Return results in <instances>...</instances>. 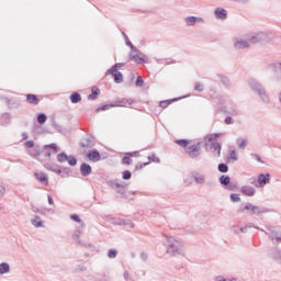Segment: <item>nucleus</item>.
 Here are the masks:
<instances>
[{
	"instance_id": "25",
	"label": "nucleus",
	"mask_w": 281,
	"mask_h": 281,
	"mask_svg": "<svg viewBox=\"0 0 281 281\" xmlns=\"http://www.w3.org/2000/svg\"><path fill=\"white\" fill-rule=\"evenodd\" d=\"M5 102L9 109H19L21 106V102L14 99H7Z\"/></svg>"
},
{
	"instance_id": "5",
	"label": "nucleus",
	"mask_w": 281,
	"mask_h": 281,
	"mask_svg": "<svg viewBox=\"0 0 281 281\" xmlns=\"http://www.w3.org/2000/svg\"><path fill=\"white\" fill-rule=\"evenodd\" d=\"M239 212H248L250 216H260V214H267L269 212L266 207L256 206L251 203H246Z\"/></svg>"
},
{
	"instance_id": "53",
	"label": "nucleus",
	"mask_w": 281,
	"mask_h": 281,
	"mask_svg": "<svg viewBox=\"0 0 281 281\" xmlns=\"http://www.w3.org/2000/svg\"><path fill=\"white\" fill-rule=\"evenodd\" d=\"M250 156L252 157V159H256V161H258L259 164H265V161H262V158L260 157V155L250 154Z\"/></svg>"
},
{
	"instance_id": "21",
	"label": "nucleus",
	"mask_w": 281,
	"mask_h": 281,
	"mask_svg": "<svg viewBox=\"0 0 281 281\" xmlns=\"http://www.w3.org/2000/svg\"><path fill=\"white\" fill-rule=\"evenodd\" d=\"M35 178L37 179V181H40V183H43L44 186H49V177H47L46 173H35Z\"/></svg>"
},
{
	"instance_id": "61",
	"label": "nucleus",
	"mask_w": 281,
	"mask_h": 281,
	"mask_svg": "<svg viewBox=\"0 0 281 281\" xmlns=\"http://www.w3.org/2000/svg\"><path fill=\"white\" fill-rule=\"evenodd\" d=\"M123 278H124V280H126V281H135V280H133V279L130 277L128 271H125V272H124Z\"/></svg>"
},
{
	"instance_id": "20",
	"label": "nucleus",
	"mask_w": 281,
	"mask_h": 281,
	"mask_svg": "<svg viewBox=\"0 0 281 281\" xmlns=\"http://www.w3.org/2000/svg\"><path fill=\"white\" fill-rule=\"evenodd\" d=\"M92 172V168L91 165L83 162L80 166V173L82 177H89V175H91Z\"/></svg>"
},
{
	"instance_id": "27",
	"label": "nucleus",
	"mask_w": 281,
	"mask_h": 281,
	"mask_svg": "<svg viewBox=\"0 0 281 281\" xmlns=\"http://www.w3.org/2000/svg\"><path fill=\"white\" fill-rule=\"evenodd\" d=\"M192 177L195 183H199L200 186H203V183H205V177L203 175L195 172L192 175Z\"/></svg>"
},
{
	"instance_id": "58",
	"label": "nucleus",
	"mask_w": 281,
	"mask_h": 281,
	"mask_svg": "<svg viewBox=\"0 0 281 281\" xmlns=\"http://www.w3.org/2000/svg\"><path fill=\"white\" fill-rule=\"evenodd\" d=\"M251 227H254L255 229H259V232H265V229H262V228H260V227H258V226H255V225L251 224V223H248V224L246 225V228H247V229H251Z\"/></svg>"
},
{
	"instance_id": "63",
	"label": "nucleus",
	"mask_w": 281,
	"mask_h": 281,
	"mask_svg": "<svg viewBox=\"0 0 281 281\" xmlns=\"http://www.w3.org/2000/svg\"><path fill=\"white\" fill-rule=\"evenodd\" d=\"M26 148H34V140H27L25 143Z\"/></svg>"
},
{
	"instance_id": "9",
	"label": "nucleus",
	"mask_w": 281,
	"mask_h": 281,
	"mask_svg": "<svg viewBox=\"0 0 281 281\" xmlns=\"http://www.w3.org/2000/svg\"><path fill=\"white\" fill-rule=\"evenodd\" d=\"M49 148L52 150H54V153H58V150H60L58 148V145H56V143H52V144H48V145H44L43 148L41 149L40 147H35L33 151L30 153L31 157H41L45 150H49Z\"/></svg>"
},
{
	"instance_id": "31",
	"label": "nucleus",
	"mask_w": 281,
	"mask_h": 281,
	"mask_svg": "<svg viewBox=\"0 0 281 281\" xmlns=\"http://www.w3.org/2000/svg\"><path fill=\"white\" fill-rule=\"evenodd\" d=\"M31 224L33 227H43V221H41V217L38 215H35L33 220H31Z\"/></svg>"
},
{
	"instance_id": "59",
	"label": "nucleus",
	"mask_w": 281,
	"mask_h": 281,
	"mask_svg": "<svg viewBox=\"0 0 281 281\" xmlns=\"http://www.w3.org/2000/svg\"><path fill=\"white\" fill-rule=\"evenodd\" d=\"M225 124L229 125V124H234V119H232V116H226L224 120Z\"/></svg>"
},
{
	"instance_id": "13",
	"label": "nucleus",
	"mask_w": 281,
	"mask_h": 281,
	"mask_svg": "<svg viewBox=\"0 0 281 281\" xmlns=\"http://www.w3.org/2000/svg\"><path fill=\"white\" fill-rule=\"evenodd\" d=\"M184 22L189 27H193L196 23H205V20L203 18L190 15L184 19Z\"/></svg>"
},
{
	"instance_id": "23",
	"label": "nucleus",
	"mask_w": 281,
	"mask_h": 281,
	"mask_svg": "<svg viewBox=\"0 0 281 281\" xmlns=\"http://www.w3.org/2000/svg\"><path fill=\"white\" fill-rule=\"evenodd\" d=\"M26 102L29 104H38L41 102V99H38V97H36V94H26Z\"/></svg>"
},
{
	"instance_id": "40",
	"label": "nucleus",
	"mask_w": 281,
	"mask_h": 281,
	"mask_svg": "<svg viewBox=\"0 0 281 281\" xmlns=\"http://www.w3.org/2000/svg\"><path fill=\"white\" fill-rule=\"evenodd\" d=\"M108 258H110V260L117 258V249H110L108 251Z\"/></svg>"
},
{
	"instance_id": "10",
	"label": "nucleus",
	"mask_w": 281,
	"mask_h": 281,
	"mask_svg": "<svg viewBox=\"0 0 281 281\" xmlns=\"http://www.w3.org/2000/svg\"><path fill=\"white\" fill-rule=\"evenodd\" d=\"M186 150L190 159H196L201 156V147H199L198 145L188 146Z\"/></svg>"
},
{
	"instance_id": "17",
	"label": "nucleus",
	"mask_w": 281,
	"mask_h": 281,
	"mask_svg": "<svg viewBox=\"0 0 281 281\" xmlns=\"http://www.w3.org/2000/svg\"><path fill=\"white\" fill-rule=\"evenodd\" d=\"M235 49H249L250 44L248 37L246 40H239L234 43Z\"/></svg>"
},
{
	"instance_id": "60",
	"label": "nucleus",
	"mask_w": 281,
	"mask_h": 281,
	"mask_svg": "<svg viewBox=\"0 0 281 281\" xmlns=\"http://www.w3.org/2000/svg\"><path fill=\"white\" fill-rule=\"evenodd\" d=\"M53 126L55 131H58V133L63 131V126H60L58 123H53Z\"/></svg>"
},
{
	"instance_id": "16",
	"label": "nucleus",
	"mask_w": 281,
	"mask_h": 281,
	"mask_svg": "<svg viewBox=\"0 0 281 281\" xmlns=\"http://www.w3.org/2000/svg\"><path fill=\"white\" fill-rule=\"evenodd\" d=\"M87 158L89 159V161H100V159H102V155H100V151H98V149H92L90 151H88L87 154Z\"/></svg>"
},
{
	"instance_id": "33",
	"label": "nucleus",
	"mask_w": 281,
	"mask_h": 281,
	"mask_svg": "<svg viewBox=\"0 0 281 281\" xmlns=\"http://www.w3.org/2000/svg\"><path fill=\"white\" fill-rule=\"evenodd\" d=\"M177 100H179V99H171V100L160 101L159 106H161V109H168V106H170V103L171 102H177Z\"/></svg>"
},
{
	"instance_id": "54",
	"label": "nucleus",
	"mask_w": 281,
	"mask_h": 281,
	"mask_svg": "<svg viewBox=\"0 0 281 281\" xmlns=\"http://www.w3.org/2000/svg\"><path fill=\"white\" fill-rule=\"evenodd\" d=\"M148 160L153 161L154 164H159L160 162L159 157H157L155 155L148 156Z\"/></svg>"
},
{
	"instance_id": "42",
	"label": "nucleus",
	"mask_w": 281,
	"mask_h": 281,
	"mask_svg": "<svg viewBox=\"0 0 281 281\" xmlns=\"http://www.w3.org/2000/svg\"><path fill=\"white\" fill-rule=\"evenodd\" d=\"M10 120H11L10 113L2 114V116H1L2 124H8L10 122Z\"/></svg>"
},
{
	"instance_id": "8",
	"label": "nucleus",
	"mask_w": 281,
	"mask_h": 281,
	"mask_svg": "<svg viewBox=\"0 0 281 281\" xmlns=\"http://www.w3.org/2000/svg\"><path fill=\"white\" fill-rule=\"evenodd\" d=\"M44 168L49 172H55V175H63V173L69 175V172H71V169L67 167H60L58 164H52V162L45 164Z\"/></svg>"
},
{
	"instance_id": "2",
	"label": "nucleus",
	"mask_w": 281,
	"mask_h": 281,
	"mask_svg": "<svg viewBox=\"0 0 281 281\" xmlns=\"http://www.w3.org/2000/svg\"><path fill=\"white\" fill-rule=\"evenodd\" d=\"M167 244V254H169V256H183L186 254V249L183 248V245H181V243H179L177 239H175V237H170L167 235H164Z\"/></svg>"
},
{
	"instance_id": "50",
	"label": "nucleus",
	"mask_w": 281,
	"mask_h": 281,
	"mask_svg": "<svg viewBox=\"0 0 281 281\" xmlns=\"http://www.w3.org/2000/svg\"><path fill=\"white\" fill-rule=\"evenodd\" d=\"M135 85H136V87H144V79L142 78V76H138L136 78Z\"/></svg>"
},
{
	"instance_id": "19",
	"label": "nucleus",
	"mask_w": 281,
	"mask_h": 281,
	"mask_svg": "<svg viewBox=\"0 0 281 281\" xmlns=\"http://www.w3.org/2000/svg\"><path fill=\"white\" fill-rule=\"evenodd\" d=\"M241 194L245 196H254L256 194V189L251 186H244L240 189Z\"/></svg>"
},
{
	"instance_id": "11",
	"label": "nucleus",
	"mask_w": 281,
	"mask_h": 281,
	"mask_svg": "<svg viewBox=\"0 0 281 281\" xmlns=\"http://www.w3.org/2000/svg\"><path fill=\"white\" fill-rule=\"evenodd\" d=\"M81 148H93L95 146V138L91 135H87L80 142Z\"/></svg>"
},
{
	"instance_id": "39",
	"label": "nucleus",
	"mask_w": 281,
	"mask_h": 281,
	"mask_svg": "<svg viewBox=\"0 0 281 281\" xmlns=\"http://www.w3.org/2000/svg\"><path fill=\"white\" fill-rule=\"evenodd\" d=\"M175 143L178 144V146H182V148H188V144H190L188 139H177Z\"/></svg>"
},
{
	"instance_id": "62",
	"label": "nucleus",
	"mask_w": 281,
	"mask_h": 281,
	"mask_svg": "<svg viewBox=\"0 0 281 281\" xmlns=\"http://www.w3.org/2000/svg\"><path fill=\"white\" fill-rule=\"evenodd\" d=\"M140 259L143 260V262H146V260H148V254L140 252Z\"/></svg>"
},
{
	"instance_id": "22",
	"label": "nucleus",
	"mask_w": 281,
	"mask_h": 281,
	"mask_svg": "<svg viewBox=\"0 0 281 281\" xmlns=\"http://www.w3.org/2000/svg\"><path fill=\"white\" fill-rule=\"evenodd\" d=\"M134 103L135 101L133 99L123 98V99L116 100L114 106H126V104L131 105Z\"/></svg>"
},
{
	"instance_id": "51",
	"label": "nucleus",
	"mask_w": 281,
	"mask_h": 281,
	"mask_svg": "<svg viewBox=\"0 0 281 281\" xmlns=\"http://www.w3.org/2000/svg\"><path fill=\"white\" fill-rule=\"evenodd\" d=\"M72 238H74V240H76L77 243H78V240H81V239H80V229H77V231L74 232Z\"/></svg>"
},
{
	"instance_id": "44",
	"label": "nucleus",
	"mask_w": 281,
	"mask_h": 281,
	"mask_svg": "<svg viewBox=\"0 0 281 281\" xmlns=\"http://www.w3.org/2000/svg\"><path fill=\"white\" fill-rule=\"evenodd\" d=\"M131 177H133V173L128 170L123 171L122 173V179H124L125 181H128V179H131Z\"/></svg>"
},
{
	"instance_id": "48",
	"label": "nucleus",
	"mask_w": 281,
	"mask_h": 281,
	"mask_svg": "<svg viewBox=\"0 0 281 281\" xmlns=\"http://www.w3.org/2000/svg\"><path fill=\"white\" fill-rule=\"evenodd\" d=\"M215 281H238L236 278H232V279H226L225 277L223 276H217L215 278Z\"/></svg>"
},
{
	"instance_id": "57",
	"label": "nucleus",
	"mask_w": 281,
	"mask_h": 281,
	"mask_svg": "<svg viewBox=\"0 0 281 281\" xmlns=\"http://www.w3.org/2000/svg\"><path fill=\"white\" fill-rule=\"evenodd\" d=\"M238 148L245 150L247 148V138L243 139L241 143L238 145Z\"/></svg>"
},
{
	"instance_id": "29",
	"label": "nucleus",
	"mask_w": 281,
	"mask_h": 281,
	"mask_svg": "<svg viewBox=\"0 0 281 281\" xmlns=\"http://www.w3.org/2000/svg\"><path fill=\"white\" fill-rule=\"evenodd\" d=\"M10 273V265L8 262L0 263V276Z\"/></svg>"
},
{
	"instance_id": "49",
	"label": "nucleus",
	"mask_w": 281,
	"mask_h": 281,
	"mask_svg": "<svg viewBox=\"0 0 281 281\" xmlns=\"http://www.w3.org/2000/svg\"><path fill=\"white\" fill-rule=\"evenodd\" d=\"M229 159H233V161H238V154H236V149L231 151Z\"/></svg>"
},
{
	"instance_id": "41",
	"label": "nucleus",
	"mask_w": 281,
	"mask_h": 281,
	"mask_svg": "<svg viewBox=\"0 0 281 281\" xmlns=\"http://www.w3.org/2000/svg\"><path fill=\"white\" fill-rule=\"evenodd\" d=\"M78 245L81 247H85L86 249H95V246L92 244L83 243L82 240H78Z\"/></svg>"
},
{
	"instance_id": "56",
	"label": "nucleus",
	"mask_w": 281,
	"mask_h": 281,
	"mask_svg": "<svg viewBox=\"0 0 281 281\" xmlns=\"http://www.w3.org/2000/svg\"><path fill=\"white\" fill-rule=\"evenodd\" d=\"M222 82L225 87H229V85H232V81H229V78L227 77H222Z\"/></svg>"
},
{
	"instance_id": "37",
	"label": "nucleus",
	"mask_w": 281,
	"mask_h": 281,
	"mask_svg": "<svg viewBox=\"0 0 281 281\" xmlns=\"http://www.w3.org/2000/svg\"><path fill=\"white\" fill-rule=\"evenodd\" d=\"M112 106H115L114 104H104L95 109V113H100V111H109V109H112Z\"/></svg>"
},
{
	"instance_id": "28",
	"label": "nucleus",
	"mask_w": 281,
	"mask_h": 281,
	"mask_svg": "<svg viewBox=\"0 0 281 281\" xmlns=\"http://www.w3.org/2000/svg\"><path fill=\"white\" fill-rule=\"evenodd\" d=\"M220 183L221 186H224V188H227V186L232 183V178H229V176L223 175L220 177Z\"/></svg>"
},
{
	"instance_id": "7",
	"label": "nucleus",
	"mask_w": 281,
	"mask_h": 281,
	"mask_svg": "<svg viewBox=\"0 0 281 281\" xmlns=\"http://www.w3.org/2000/svg\"><path fill=\"white\" fill-rule=\"evenodd\" d=\"M108 186L112 188V190H115L116 194H120V196H123L126 194V188L128 184L122 180H110L108 182Z\"/></svg>"
},
{
	"instance_id": "26",
	"label": "nucleus",
	"mask_w": 281,
	"mask_h": 281,
	"mask_svg": "<svg viewBox=\"0 0 281 281\" xmlns=\"http://www.w3.org/2000/svg\"><path fill=\"white\" fill-rule=\"evenodd\" d=\"M70 102L72 104H78V102H82V95L78 92H74L70 94Z\"/></svg>"
},
{
	"instance_id": "32",
	"label": "nucleus",
	"mask_w": 281,
	"mask_h": 281,
	"mask_svg": "<svg viewBox=\"0 0 281 281\" xmlns=\"http://www.w3.org/2000/svg\"><path fill=\"white\" fill-rule=\"evenodd\" d=\"M113 78H114V82L116 85H122V82H124V75H122V72H116L113 75Z\"/></svg>"
},
{
	"instance_id": "52",
	"label": "nucleus",
	"mask_w": 281,
	"mask_h": 281,
	"mask_svg": "<svg viewBox=\"0 0 281 281\" xmlns=\"http://www.w3.org/2000/svg\"><path fill=\"white\" fill-rule=\"evenodd\" d=\"M71 221H75V223H82V220L78 214L70 215Z\"/></svg>"
},
{
	"instance_id": "18",
	"label": "nucleus",
	"mask_w": 281,
	"mask_h": 281,
	"mask_svg": "<svg viewBox=\"0 0 281 281\" xmlns=\"http://www.w3.org/2000/svg\"><path fill=\"white\" fill-rule=\"evenodd\" d=\"M214 14L220 21H225V19H227V10L223 8H216L214 10Z\"/></svg>"
},
{
	"instance_id": "12",
	"label": "nucleus",
	"mask_w": 281,
	"mask_h": 281,
	"mask_svg": "<svg viewBox=\"0 0 281 281\" xmlns=\"http://www.w3.org/2000/svg\"><path fill=\"white\" fill-rule=\"evenodd\" d=\"M206 146L210 147L211 150H213V157H221V150L223 149V146L218 142H213L211 144L206 143Z\"/></svg>"
},
{
	"instance_id": "45",
	"label": "nucleus",
	"mask_w": 281,
	"mask_h": 281,
	"mask_svg": "<svg viewBox=\"0 0 281 281\" xmlns=\"http://www.w3.org/2000/svg\"><path fill=\"white\" fill-rule=\"evenodd\" d=\"M231 201L233 203H240V195L236 194V193H232L231 194Z\"/></svg>"
},
{
	"instance_id": "30",
	"label": "nucleus",
	"mask_w": 281,
	"mask_h": 281,
	"mask_svg": "<svg viewBox=\"0 0 281 281\" xmlns=\"http://www.w3.org/2000/svg\"><path fill=\"white\" fill-rule=\"evenodd\" d=\"M68 159H69V156H68L67 153H65V151H63V153H60V154L57 155V161H58L59 164H65V162L68 161Z\"/></svg>"
},
{
	"instance_id": "4",
	"label": "nucleus",
	"mask_w": 281,
	"mask_h": 281,
	"mask_svg": "<svg viewBox=\"0 0 281 281\" xmlns=\"http://www.w3.org/2000/svg\"><path fill=\"white\" fill-rule=\"evenodd\" d=\"M247 38L250 45H262V43H269L271 41L269 33L266 32L250 33Z\"/></svg>"
},
{
	"instance_id": "64",
	"label": "nucleus",
	"mask_w": 281,
	"mask_h": 281,
	"mask_svg": "<svg viewBox=\"0 0 281 281\" xmlns=\"http://www.w3.org/2000/svg\"><path fill=\"white\" fill-rule=\"evenodd\" d=\"M227 113H228V115H238V110L233 109L232 111H228Z\"/></svg>"
},
{
	"instance_id": "46",
	"label": "nucleus",
	"mask_w": 281,
	"mask_h": 281,
	"mask_svg": "<svg viewBox=\"0 0 281 281\" xmlns=\"http://www.w3.org/2000/svg\"><path fill=\"white\" fill-rule=\"evenodd\" d=\"M156 63H157L158 65H172V64H175V63H177V61H175V60L167 61L166 59H156Z\"/></svg>"
},
{
	"instance_id": "15",
	"label": "nucleus",
	"mask_w": 281,
	"mask_h": 281,
	"mask_svg": "<svg viewBox=\"0 0 281 281\" xmlns=\"http://www.w3.org/2000/svg\"><path fill=\"white\" fill-rule=\"evenodd\" d=\"M269 181H271V175L269 173H260L257 178V183L260 186V188H265Z\"/></svg>"
},
{
	"instance_id": "55",
	"label": "nucleus",
	"mask_w": 281,
	"mask_h": 281,
	"mask_svg": "<svg viewBox=\"0 0 281 281\" xmlns=\"http://www.w3.org/2000/svg\"><path fill=\"white\" fill-rule=\"evenodd\" d=\"M123 164H125L126 166H131V164H133V159H131V157L125 156L123 157Z\"/></svg>"
},
{
	"instance_id": "14",
	"label": "nucleus",
	"mask_w": 281,
	"mask_h": 281,
	"mask_svg": "<svg viewBox=\"0 0 281 281\" xmlns=\"http://www.w3.org/2000/svg\"><path fill=\"white\" fill-rule=\"evenodd\" d=\"M270 67L274 74V79L276 80H281V61H274L270 64Z\"/></svg>"
},
{
	"instance_id": "34",
	"label": "nucleus",
	"mask_w": 281,
	"mask_h": 281,
	"mask_svg": "<svg viewBox=\"0 0 281 281\" xmlns=\"http://www.w3.org/2000/svg\"><path fill=\"white\" fill-rule=\"evenodd\" d=\"M117 65H122V64H115L114 66L111 67V69H109L106 71V76L111 75V76H115V74H119L120 71H117Z\"/></svg>"
},
{
	"instance_id": "47",
	"label": "nucleus",
	"mask_w": 281,
	"mask_h": 281,
	"mask_svg": "<svg viewBox=\"0 0 281 281\" xmlns=\"http://www.w3.org/2000/svg\"><path fill=\"white\" fill-rule=\"evenodd\" d=\"M68 164L70 165V166H76L77 164H78V159H76V157H74V156H68Z\"/></svg>"
},
{
	"instance_id": "3",
	"label": "nucleus",
	"mask_w": 281,
	"mask_h": 281,
	"mask_svg": "<svg viewBox=\"0 0 281 281\" xmlns=\"http://www.w3.org/2000/svg\"><path fill=\"white\" fill-rule=\"evenodd\" d=\"M248 85L251 91H254V93H257V95H259L263 104H269L271 102V100L269 99V95H267V91L265 90V87H262V83H260L256 79H249Z\"/></svg>"
},
{
	"instance_id": "43",
	"label": "nucleus",
	"mask_w": 281,
	"mask_h": 281,
	"mask_svg": "<svg viewBox=\"0 0 281 281\" xmlns=\"http://www.w3.org/2000/svg\"><path fill=\"white\" fill-rule=\"evenodd\" d=\"M205 90V87L203 86V83L201 82H196L194 85V91H199L200 93L203 92Z\"/></svg>"
},
{
	"instance_id": "38",
	"label": "nucleus",
	"mask_w": 281,
	"mask_h": 281,
	"mask_svg": "<svg viewBox=\"0 0 281 281\" xmlns=\"http://www.w3.org/2000/svg\"><path fill=\"white\" fill-rule=\"evenodd\" d=\"M37 122L40 124H45L47 122V115L45 113H40L37 115Z\"/></svg>"
},
{
	"instance_id": "36",
	"label": "nucleus",
	"mask_w": 281,
	"mask_h": 281,
	"mask_svg": "<svg viewBox=\"0 0 281 281\" xmlns=\"http://www.w3.org/2000/svg\"><path fill=\"white\" fill-rule=\"evenodd\" d=\"M218 172H229V167L227 166V164H220L217 166Z\"/></svg>"
},
{
	"instance_id": "1",
	"label": "nucleus",
	"mask_w": 281,
	"mask_h": 281,
	"mask_svg": "<svg viewBox=\"0 0 281 281\" xmlns=\"http://www.w3.org/2000/svg\"><path fill=\"white\" fill-rule=\"evenodd\" d=\"M122 35L124 36L125 40V45L132 49L133 53L128 54L130 60H133V63H137V65H144V63H148V57L144 53H139V49L131 43V40H128V35L126 33L122 32Z\"/></svg>"
},
{
	"instance_id": "24",
	"label": "nucleus",
	"mask_w": 281,
	"mask_h": 281,
	"mask_svg": "<svg viewBox=\"0 0 281 281\" xmlns=\"http://www.w3.org/2000/svg\"><path fill=\"white\" fill-rule=\"evenodd\" d=\"M99 95H100V88L92 87L91 93L88 95V100H98Z\"/></svg>"
},
{
	"instance_id": "6",
	"label": "nucleus",
	"mask_w": 281,
	"mask_h": 281,
	"mask_svg": "<svg viewBox=\"0 0 281 281\" xmlns=\"http://www.w3.org/2000/svg\"><path fill=\"white\" fill-rule=\"evenodd\" d=\"M268 232L265 231V234L269 236L273 245H280L281 243V229L276 226H268Z\"/></svg>"
},
{
	"instance_id": "35",
	"label": "nucleus",
	"mask_w": 281,
	"mask_h": 281,
	"mask_svg": "<svg viewBox=\"0 0 281 281\" xmlns=\"http://www.w3.org/2000/svg\"><path fill=\"white\" fill-rule=\"evenodd\" d=\"M218 137H221V134H210L206 136V139H207L209 144H212V143L216 142V139H218Z\"/></svg>"
}]
</instances>
